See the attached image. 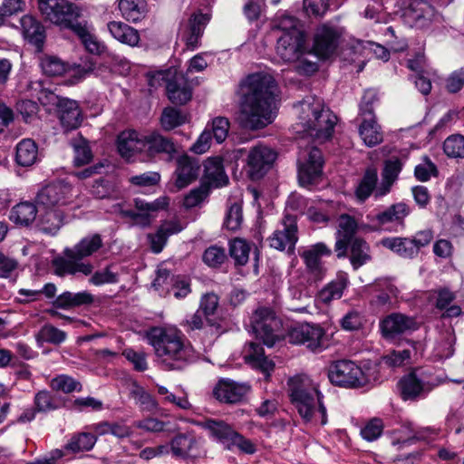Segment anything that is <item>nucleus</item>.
<instances>
[{"instance_id": "f257e3e1", "label": "nucleus", "mask_w": 464, "mask_h": 464, "mask_svg": "<svg viewBox=\"0 0 464 464\" xmlns=\"http://www.w3.org/2000/svg\"><path fill=\"white\" fill-rule=\"evenodd\" d=\"M276 88L275 79L267 73H253L246 79L237 116L242 128L256 130L273 122Z\"/></svg>"}, {"instance_id": "f03ea898", "label": "nucleus", "mask_w": 464, "mask_h": 464, "mask_svg": "<svg viewBox=\"0 0 464 464\" xmlns=\"http://www.w3.org/2000/svg\"><path fill=\"white\" fill-rule=\"evenodd\" d=\"M148 339L164 370H181L197 357L191 343L176 328H152Z\"/></svg>"}, {"instance_id": "7ed1b4c3", "label": "nucleus", "mask_w": 464, "mask_h": 464, "mask_svg": "<svg viewBox=\"0 0 464 464\" xmlns=\"http://www.w3.org/2000/svg\"><path fill=\"white\" fill-rule=\"evenodd\" d=\"M291 402L305 422L327 423L326 409L322 402L323 395L318 386L305 374H298L288 380Z\"/></svg>"}, {"instance_id": "20e7f679", "label": "nucleus", "mask_w": 464, "mask_h": 464, "mask_svg": "<svg viewBox=\"0 0 464 464\" xmlns=\"http://www.w3.org/2000/svg\"><path fill=\"white\" fill-rule=\"evenodd\" d=\"M295 109L298 115V124L302 128L298 132H304L319 141H324L332 136L337 117L325 108L321 99L306 96L295 105Z\"/></svg>"}, {"instance_id": "39448f33", "label": "nucleus", "mask_w": 464, "mask_h": 464, "mask_svg": "<svg viewBox=\"0 0 464 464\" xmlns=\"http://www.w3.org/2000/svg\"><path fill=\"white\" fill-rule=\"evenodd\" d=\"M37 5L45 20L71 30L87 49V23L77 5L67 0H37Z\"/></svg>"}, {"instance_id": "423d86ee", "label": "nucleus", "mask_w": 464, "mask_h": 464, "mask_svg": "<svg viewBox=\"0 0 464 464\" xmlns=\"http://www.w3.org/2000/svg\"><path fill=\"white\" fill-rule=\"evenodd\" d=\"M442 383V380L429 371L414 370L402 376L398 382L403 401H419Z\"/></svg>"}, {"instance_id": "0eeeda50", "label": "nucleus", "mask_w": 464, "mask_h": 464, "mask_svg": "<svg viewBox=\"0 0 464 464\" xmlns=\"http://www.w3.org/2000/svg\"><path fill=\"white\" fill-rule=\"evenodd\" d=\"M87 240L82 238L72 247H66L55 256L51 266L58 276H74L78 273L87 275Z\"/></svg>"}, {"instance_id": "6e6552de", "label": "nucleus", "mask_w": 464, "mask_h": 464, "mask_svg": "<svg viewBox=\"0 0 464 464\" xmlns=\"http://www.w3.org/2000/svg\"><path fill=\"white\" fill-rule=\"evenodd\" d=\"M250 326L256 338L267 347H273L280 339L282 321L270 307H258L250 317Z\"/></svg>"}, {"instance_id": "1a4fd4ad", "label": "nucleus", "mask_w": 464, "mask_h": 464, "mask_svg": "<svg viewBox=\"0 0 464 464\" xmlns=\"http://www.w3.org/2000/svg\"><path fill=\"white\" fill-rule=\"evenodd\" d=\"M328 377L331 382L347 388L362 387L369 382L362 370L355 362L348 360L337 361L332 364Z\"/></svg>"}, {"instance_id": "9d476101", "label": "nucleus", "mask_w": 464, "mask_h": 464, "mask_svg": "<svg viewBox=\"0 0 464 464\" xmlns=\"http://www.w3.org/2000/svg\"><path fill=\"white\" fill-rule=\"evenodd\" d=\"M304 140L302 138L301 142ZM302 147V144H300ZM298 179L302 186L312 184L322 174L324 160L322 152L314 146L301 148L298 156Z\"/></svg>"}, {"instance_id": "9b49d317", "label": "nucleus", "mask_w": 464, "mask_h": 464, "mask_svg": "<svg viewBox=\"0 0 464 464\" xmlns=\"http://www.w3.org/2000/svg\"><path fill=\"white\" fill-rule=\"evenodd\" d=\"M74 192L73 188L63 180L50 183L44 187L36 195L35 200L45 209H60L71 203Z\"/></svg>"}, {"instance_id": "f8f14e48", "label": "nucleus", "mask_w": 464, "mask_h": 464, "mask_svg": "<svg viewBox=\"0 0 464 464\" xmlns=\"http://www.w3.org/2000/svg\"><path fill=\"white\" fill-rule=\"evenodd\" d=\"M409 214L410 208L406 204H393L371 218L372 229L398 232L404 227V219Z\"/></svg>"}, {"instance_id": "ddd939ff", "label": "nucleus", "mask_w": 464, "mask_h": 464, "mask_svg": "<svg viewBox=\"0 0 464 464\" xmlns=\"http://www.w3.org/2000/svg\"><path fill=\"white\" fill-rule=\"evenodd\" d=\"M177 152V146L171 138L158 131L144 134L143 161H155L158 159L170 160Z\"/></svg>"}, {"instance_id": "4468645a", "label": "nucleus", "mask_w": 464, "mask_h": 464, "mask_svg": "<svg viewBox=\"0 0 464 464\" xmlns=\"http://www.w3.org/2000/svg\"><path fill=\"white\" fill-rule=\"evenodd\" d=\"M420 324L415 317L402 313H392L380 321V330L386 340H395L418 330Z\"/></svg>"}, {"instance_id": "2eb2a0df", "label": "nucleus", "mask_w": 464, "mask_h": 464, "mask_svg": "<svg viewBox=\"0 0 464 464\" xmlns=\"http://www.w3.org/2000/svg\"><path fill=\"white\" fill-rule=\"evenodd\" d=\"M276 153L266 145L253 147L247 155L246 172L252 180L262 179L272 168Z\"/></svg>"}, {"instance_id": "dca6fc26", "label": "nucleus", "mask_w": 464, "mask_h": 464, "mask_svg": "<svg viewBox=\"0 0 464 464\" xmlns=\"http://www.w3.org/2000/svg\"><path fill=\"white\" fill-rule=\"evenodd\" d=\"M289 342L305 344L313 352L322 351L325 345L324 332L319 325L303 324L293 327L288 333Z\"/></svg>"}, {"instance_id": "f3484780", "label": "nucleus", "mask_w": 464, "mask_h": 464, "mask_svg": "<svg viewBox=\"0 0 464 464\" xmlns=\"http://www.w3.org/2000/svg\"><path fill=\"white\" fill-rule=\"evenodd\" d=\"M342 31L333 25L324 24L317 27L314 35L313 50L322 59L330 58L336 51Z\"/></svg>"}, {"instance_id": "a211bd4d", "label": "nucleus", "mask_w": 464, "mask_h": 464, "mask_svg": "<svg viewBox=\"0 0 464 464\" xmlns=\"http://www.w3.org/2000/svg\"><path fill=\"white\" fill-rule=\"evenodd\" d=\"M282 228L276 229L269 237L271 247L292 253L298 240L295 216L285 214L282 220Z\"/></svg>"}, {"instance_id": "6ab92c4d", "label": "nucleus", "mask_w": 464, "mask_h": 464, "mask_svg": "<svg viewBox=\"0 0 464 464\" xmlns=\"http://www.w3.org/2000/svg\"><path fill=\"white\" fill-rule=\"evenodd\" d=\"M170 450L177 458L200 459L206 456L202 441L193 433H179L170 440Z\"/></svg>"}, {"instance_id": "aec40b11", "label": "nucleus", "mask_w": 464, "mask_h": 464, "mask_svg": "<svg viewBox=\"0 0 464 464\" xmlns=\"http://www.w3.org/2000/svg\"><path fill=\"white\" fill-rule=\"evenodd\" d=\"M304 43L300 30L284 33L277 40L276 53L285 63L295 62L304 54Z\"/></svg>"}, {"instance_id": "412c9836", "label": "nucleus", "mask_w": 464, "mask_h": 464, "mask_svg": "<svg viewBox=\"0 0 464 464\" xmlns=\"http://www.w3.org/2000/svg\"><path fill=\"white\" fill-rule=\"evenodd\" d=\"M40 66L44 74L48 76H60L68 73L72 80L71 83L74 84L84 79L86 70L81 65H69L57 56L44 55L41 58Z\"/></svg>"}, {"instance_id": "4be33fe9", "label": "nucleus", "mask_w": 464, "mask_h": 464, "mask_svg": "<svg viewBox=\"0 0 464 464\" xmlns=\"http://www.w3.org/2000/svg\"><path fill=\"white\" fill-rule=\"evenodd\" d=\"M250 386L231 380H220L213 389V396L222 403L236 404L244 400Z\"/></svg>"}, {"instance_id": "5701e85b", "label": "nucleus", "mask_w": 464, "mask_h": 464, "mask_svg": "<svg viewBox=\"0 0 464 464\" xmlns=\"http://www.w3.org/2000/svg\"><path fill=\"white\" fill-rule=\"evenodd\" d=\"M357 228V222L352 216L343 214L339 217L336 242L334 245V251L337 258L341 259L346 257L349 241L356 238L354 235Z\"/></svg>"}, {"instance_id": "b1692460", "label": "nucleus", "mask_w": 464, "mask_h": 464, "mask_svg": "<svg viewBox=\"0 0 464 464\" xmlns=\"http://www.w3.org/2000/svg\"><path fill=\"white\" fill-rule=\"evenodd\" d=\"M118 151L126 160H130L135 155L143 158L144 134L135 130H127L121 132L117 140Z\"/></svg>"}, {"instance_id": "393cba45", "label": "nucleus", "mask_w": 464, "mask_h": 464, "mask_svg": "<svg viewBox=\"0 0 464 464\" xmlns=\"http://www.w3.org/2000/svg\"><path fill=\"white\" fill-rule=\"evenodd\" d=\"M331 254V249L322 242L311 246L301 254V257L304 259L307 271L315 280H320L324 272L321 257L323 256H328Z\"/></svg>"}, {"instance_id": "a878e982", "label": "nucleus", "mask_w": 464, "mask_h": 464, "mask_svg": "<svg viewBox=\"0 0 464 464\" xmlns=\"http://www.w3.org/2000/svg\"><path fill=\"white\" fill-rule=\"evenodd\" d=\"M200 165L198 160L188 155L180 156L177 160L175 170V185L179 189L188 186L197 179L199 174Z\"/></svg>"}, {"instance_id": "bb28decb", "label": "nucleus", "mask_w": 464, "mask_h": 464, "mask_svg": "<svg viewBox=\"0 0 464 464\" xmlns=\"http://www.w3.org/2000/svg\"><path fill=\"white\" fill-rule=\"evenodd\" d=\"M57 111L60 122L65 130L77 129L82 121L78 103L69 99H59Z\"/></svg>"}, {"instance_id": "cd10ccee", "label": "nucleus", "mask_w": 464, "mask_h": 464, "mask_svg": "<svg viewBox=\"0 0 464 464\" xmlns=\"http://www.w3.org/2000/svg\"><path fill=\"white\" fill-rule=\"evenodd\" d=\"M22 34L29 44L41 51L46 37L45 28L34 16L25 14L20 19Z\"/></svg>"}, {"instance_id": "c85d7f7f", "label": "nucleus", "mask_w": 464, "mask_h": 464, "mask_svg": "<svg viewBox=\"0 0 464 464\" xmlns=\"http://www.w3.org/2000/svg\"><path fill=\"white\" fill-rule=\"evenodd\" d=\"M405 15L414 26L424 28L430 25L436 14L434 8L426 1L413 0L405 10Z\"/></svg>"}, {"instance_id": "c756f323", "label": "nucleus", "mask_w": 464, "mask_h": 464, "mask_svg": "<svg viewBox=\"0 0 464 464\" xmlns=\"http://www.w3.org/2000/svg\"><path fill=\"white\" fill-rule=\"evenodd\" d=\"M71 145L74 150L73 167L75 169L72 170L71 176L78 180L83 181L87 179V140L82 134L72 139Z\"/></svg>"}, {"instance_id": "7c9ffc66", "label": "nucleus", "mask_w": 464, "mask_h": 464, "mask_svg": "<svg viewBox=\"0 0 464 464\" xmlns=\"http://www.w3.org/2000/svg\"><path fill=\"white\" fill-rule=\"evenodd\" d=\"M208 21L209 17L201 13L194 14L190 16L188 24L185 25L182 35V39L188 49L194 50L198 47L199 39Z\"/></svg>"}, {"instance_id": "2f4dec72", "label": "nucleus", "mask_w": 464, "mask_h": 464, "mask_svg": "<svg viewBox=\"0 0 464 464\" xmlns=\"http://www.w3.org/2000/svg\"><path fill=\"white\" fill-rule=\"evenodd\" d=\"M166 89L169 100L174 104H185L192 97L191 88L182 74H176L169 80Z\"/></svg>"}, {"instance_id": "473e14b6", "label": "nucleus", "mask_w": 464, "mask_h": 464, "mask_svg": "<svg viewBox=\"0 0 464 464\" xmlns=\"http://www.w3.org/2000/svg\"><path fill=\"white\" fill-rule=\"evenodd\" d=\"M204 179L209 186L222 187L227 184L228 178L225 173L220 157H211L204 161Z\"/></svg>"}, {"instance_id": "72a5a7b5", "label": "nucleus", "mask_w": 464, "mask_h": 464, "mask_svg": "<svg viewBox=\"0 0 464 464\" xmlns=\"http://www.w3.org/2000/svg\"><path fill=\"white\" fill-rule=\"evenodd\" d=\"M353 269L357 270L372 259L369 244L361 237L349 241L347 256Z\"/></svg>"}, {"instance_id": "f704fd0d", "label": "nucleus", "mask_w": 464, "mask_h": 464, "mask_svg": "<svg viewBox=\"0 0 464 464\" xmlns=\"http://www.w3.org/2000/svg\"><path fill=\"white\" fill-rule=\"evenodd\" d=\"M108 29L111 36L120 43L131 47L139 44V31L129 24L120 21H112L108 24Z\"/></svg>"}, {"instance_id": "c9c22d12", "label": "nucleus", "mask_w": 464, "mask_h": 464, "mask_svg": "<svg viewBox=\"0 0 464 464\" xmlns=\"http://www.w3.org/2000/svg\"><path fill=\"white\" fill-rule=\"evenodd\" d=\"M197 425L208 430L211 437L222 443H229L235 436L233 428L224 420L207 419L198 421Z\"/></svg>"}, {"instance_id": "e433bc0d", "label": "nucleus", "mask_w": 464, "mask_h": 464, "mask_svg": "<svg viewBox=\"0 0 464 464\" xmlns=\"http://www.w3.org/2000/svg\"><path fill=\"white\" fill-rule=\"evenodd\" d=\"M401 166L402 164L398 158L385 161L382 173V182L377 188V196H384L391 190L401 170Z\"/></svg>"}, {"instance_id": "4c0bfd02", "label": "nucleus", "mask_w": 464, "mask_h": 464, "mask_svg": "<svg viewBox=\"0 0 464 464\" xmlns=\"http://www.w3.org/2000/svg\"><path fill=\"white\" fill-rule=\"evenodd\" d=\"M118 5L121 16L129 22L137 23L146 16L145 0H119Z\"/></svg>"}, {"instance_id": "58836bf2", "label": "nucleus", "mask_w": 464, "mask_h": 464, "mask_svg": "<svg viewBox=\"0 0 464 464\" xmlns=\"http://www.w3.org/2000/svg\"><path fill=\"white\" fill-rule=\"evenodd\" d=\"M246 358L254 367L260 369L266 378L269 377L270 372L274 371L275 363L265 356L264 349L259 343L254 342L248 343Z\"/></svg>"}, {"instance_id": "ea45409f", "label": "nucleus", "mask_w": 464, "mask_h": 464, "mask_svg": "<svg viewBox=\"0 0 464 464\" xmlns=\"http://www.w3.org/2000/svg\"><path fill=\"white\" fill-rule=\"evenodd\" d=\"M169 205V198L166 197L160 198L153 202H145L142 199H135V207L140 211L146 213H138L134 210H121V214L129 217L133 220H138L139 218H148L150 212H155L160 209H164Z\"/></svg>"}, {"instance_id": "a19ab883", "label": "nucleus", "mask_w": 464, "mask_h": 464, "mask_svg": "<svg viewBox=\"0 0 464 464\" xmlns=\"http://www.w3.org/2000/svg\"><path fill=\"white\" fill-rule=\"evenodd\" d=\"M38 160V147L31 139H24L16 145L15 161L22 167H30Z\"/></svg>"}, {"instance_id": "79ce46f5", "label": "nucleus", "mask_w": 464, "mask_h": 464, "mask_svg": "<svg viewBox=\"0 0 464 464\" xmlns=\"http://www.w3.org/2000/svg\"><path fill=\"white\" fill-rule=\"evenodd\" d=\"M36 215V206L32 202L24 201L12 208L9 218L16 225L28 227L35 220Z\"/></svg>"}, {"instance_id": "37998d69", "label": "nucleus", "mask_w": 464, "mask_h": 464, "mask_svg": "<svg viewBox=\"0 0 464 464\" xmlns=\"http://www.w3.org/2000/svg\"><path fill=\"white\" fill-rule=\"evenodd\" d=\"M359 134L368 147H374L383 140L381 126L377 123L375 118L363 119L360 124Z\"/></svg>"}, {"instance_id": "c03bdc74", "label": "nucleus", "mask_w": 464, "mask_h": 464, "mask_svg": "<svg viewBox=\"0 0 464 464\" xmlns=\"http://www.w3.org/2000/svg\"><path fill=\"white\" fill-rule=\"evenodd\" d=\"M63 220L61 209H45L40 216L38 228L44 234L55 235L63 226Z\"/></svg>"}, {"instance_id": "a18cd8bd", "label": "nucleus", "mask_w": 464, "mask_h": 464, "mask_svg": "<svg viewBox=\"0 0 464 464\" xmlns=\"http://www.w3.org/2000/svg\"><path fill=\"white\" fill-rule=\"evenodd\" d=\"M382 245L404 258L416 256V246L409 237H386L382 240Z\"/></svg>"}, {"instance_id": "49530a36", "label": "nucleus", "mask_w": 464, "mask_h": 464, "mask_svg": "<svg viewBox=\"0 0 464 464\" xmlns=\"http://www.w3.org/2000/svg\"><path fill=\"white\" fill-rule=\"evenodd\" d=\"M288 291L291 299L289 309L299 313L308 312L312 303V295L308 289L302 285H293Z\"/></svg>"}, {"instance_id": "de8ad7c7", "label": "nucleus", "mask_w": 464, "mask_h": 464, "mask_svg": "<svg viewBox=\"0 0 464 464\" xmlns=\"http://www.w3.org/2000/svg\"><path fill=\"white\" fill-rule=\"evenodd\" d=\"M377 170L375 169H368L356 188V197L361 201L368 198L374 189L377 190Z\"/></svg>"}, {"instance_id": "09e8293b", "label": "nucleus", "mask_w": 464, "mask_h": 464, "mask_svg": "<svg viewBox=\"0 0 464 464\" xmlns=\"http://www.w3.org/2000/svg\"><path fill=\"white\" fill-rule=\"evenodd\" d=\"M84 304H87L86 291L78 293L66 291L58 295L53 301V305L61 309H71Z\"/></svg>"}, {"instance_id": "8fccbe9b", "label": "nucleus", "mask_w": 464, "mask_h": 464, "mask_svg": "<svg viewBox=\"0 0 464 464\" xmlns=\"http://www.w3.org/2000/svg\"><path fill=\"white\" fill-rule=\"evenodd\" d=\"M250 246L241 238L229 242V255L237 266H245L249 259Z\"/></svg>"}, {"instance_id": "3c124183", "label": "nucleus", "mask_w": 464, "mask_h": 464, "mask_svg": "<svg viewBox=\"0 0 464 464\" xmlns=\"http://www.w3.org/2000/svg\"><path fill=\"white\" fill-rule=\"evenodd\" d=\"M65 338L66 334L63 331L51 324L44 325L35 335V340L39 345L44 343L60 344Z\"/></svg>"}, {"instance_id": "603ef678", "label": "nucleus", "mask_w": 464, "mask_h": 464, "mask_svg": "<svg viewBox=\"0 0 464 464\" xmlns=\"http://www.w3.org/2000/svg\"><path fill=\"white\" fill-rule=\"evenodd\" d=\"M186 122V116L173 107H167L163 110L160 117V124L163 130H171Z\"/></svg>"}, {"instance_id": "864d4df0", "label": "nucleus", "mask_w": 464, "mask_h": 464, "mask_svg": "<svg viewBox=\"0 0 464 464\" xmlns=\"http://www.w3.org/2000/svg\"><path fill=\"white\" fill-rule=\"evenodd\" d=\"M50 387L53 391L63 393L80 392L82 388V384L77 380L65 374H60L53 378L50 382Z\"/></svg>"}, {"instance_id": "5fc2aeb1", "label": "nucleus", "mask_w": 464, "mask_h": 464, "mask_svg": "<svg viewBox=\"0 0 464 464\" xmlns=\"http://www.w3.org/2000/svg\"><path fill=\"white\" fill-rule=\"evenodd\" d=\"M345 286L346 285L343 281H333L318 293L317 299L321 303L328 304L342 297Z\"/></svg>"}, {"instance_id": "6e6d98bb", "label": "nucleus", "mask_w": 464, "mask_h": 464, "mask_svg": "<svg viewBox=\"0 0 464 464\" xmlns=\"http://www.w3.org/2000/svg\"><path fill=\"white\" fill-rule=\"evenodd\" d=\"M445 154L453 159L464 158V136L456 134L448 137L443 143Z\"/></svg>"}, {"instance_id": "4d7b16f0", "label": "nucleus", "mask_w": 464, "mask_h": 464, "mask_svg": "<svg viewBox=\"0 0 464 464\" xmlns=\"http://www.w3.org/2000/svg\"><path fill=\"white\" fill-rule=\"evenodd\" d=\"M91 192L96 198H117L119 195L115 185L103 178L93 181Z\"/></svg>"}, {"instance_id": "13d9d810", "label": "nucleus", "mask_w": 464, "mask_h": 464, "mask_svg": "<svg viewBox=\"0 0 464 464\" xmlns=\"http://www.w3.org/2000/svg\"><path fill=\"white\" fill-rule=\"evenodd\" d=\"M203 262L209 267H219L227 259L225 248L218 246H210L202 256Z\"/></svg>"}, {"instance_id": "bf43d9fd", "label": "nucleus", "mask_w": 464, "mask_h": 464, "mask_svg": "<svg viewBox=\"0 0 464 464\" xmlns=\"http://www.w3.org/2000/svg\"><path fill=\"white\" fill-rule=\"evenodd\" d=\"M243 222L242 207L238 203L232 204L226 216L224 226L230 231H237Z\"/></svg>"}, {"instance_id": "052dcab7", "label": "nucleus", "mask_w": 464, "mask_h": 464, "mask_svg": "<svg viewBox=\"0 0 464 464\" xmlns=\"http://www.w3.org/2000/svg\"><path fill=\"white\" fill-rule=\"evenodd\" d=\"M24 0H0V26L7 17L24 11Z\"/></svg>"}, {"instance_id": "680f3d73", "label": "nucleus", "mask_w": 464, "mask_h": 464, "mask_svg": "<svg viewBox=\"0 0 464 464\" xmlns=\"http://www.w3.org/2000/svg\"><path fill=\"white\" fill-rule=\"evenodd\" d=\"M114 266H108L102 270L96 271L92 275L91 282L95 285L117 283L119 274L114 271Z\"/></svg>"}, {"instance_id": "e2e57ef3", "label": "nucleus", "mask_w": 464, "mask_h": 464, "mask_svg": "<svg viewBox=\"0 0 464 464\" xmlns=\"http://www.w3.org/2000/svg\"><path fill=\"white\" fill-rule=\"evenodd\" d=\"M16 110L26 123H31L37 116L39 106L34 101L22 100L17 102Z\"/></svg>"}, {"instance_id": "0e129e2a", "label": "nucleus", "mask_w": 464, "mask_h": 464, "mask_svg": "<svg viewBox=\"0 0 464 464\" xmlns=\"http://www.w3.org/2000/svg\"><path fill=\"white\" fill-rule=\"evenodd\" d=\"M229 126V121L225 117H217L212 121L211 130H209L218 143H221L226 140Z\"/></svg>"}, {"instance_id": "69168bd1", "label": "nucleus", "mask_w": 464, "mask_h": 464, "mask_svg": "<svg viewBox=\"0 0 464 464\" xmlns=\"http://www.w3.org/2000/svg\"><path fill=\"white\" fill-rule=\"evenodd\" d=\"M438 170L436 165L428 158H423V163L415 167L414 174L418 180L427 181L431 176H437Z\"/></svg>"}, {"instance_id": "338daca9", "label": "nucleus", "mask_w": 464, "mask_h": 464, "mask_svg": "<svg viewBox=\"0 0 464 464\" xmlns=\"http://www.w3.org/2000/svg\"><path fill=\"white\" fill-rule=\"evenodd\" d=\"M383 425L380 419H372L361 430L362 437L368 440H377L382 433Z\"/></svg>"}, {"instance_id": "774afa93", "label": "nucleus", "mask_w": 464, "mask_h": 464, "mask_svg": "<svg viewBox=\"0 0 464 464\" xmlns=\"http://www.w3.org/2000/svg\"><path fill=\"white\" fill-rule=\"evenodd\" d=\"M34 405L38 411H49L57 408L53 395L48 391H40L35 394Z\"/></svg>"}]
</instances>
